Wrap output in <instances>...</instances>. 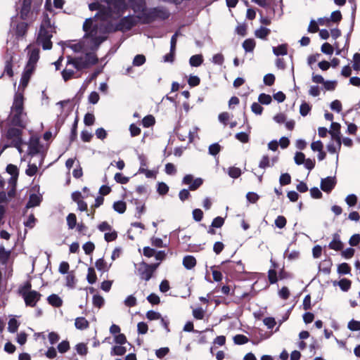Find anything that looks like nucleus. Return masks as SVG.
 <instances>
[{"instance_id":"nucleus-1","label":"nucleus","mask_w":360,"mask_h":360,"mask_svg":"<svg viewBox=\"0 0 360 360\" xmlns=\"http://www.w3.org/2000/svg\"><path fill=\"white\" fill-rule=\"evenodd\" d=\"M54 27L51 24L49 18L43 20L41 24L37 41L42 46L44 50H50L52 48V42L51 39L54 32Z\"/></svg>"},{"instance_id":"nucleus-2","label":"nucleus","mask_w":360,"mask_h":360,"mask_svg":"<svg viewBox=\"0 0 360 360\" xmlns=\"http://www.w3.org/2000/svg\"><path fill=\"white\" fill-rule=\"evenodd\" d=\"M98 62L96 55L91 52L86 53L84 56L72 57L68 56V65H72L77 70L88 69L91 65H96Z\"/></svg>"},{"instance_id":"nucleus-3","label":"nucleus","mask_w":360,"mask_h":360,"mask_svg":"<svg viewBox=\"0 0 360 360\" xmlns=\"http://www.w3.org/2000/svg\"><path fill=\"white\" fill-rule=\"evenodd\" d=\"M169 17V11L162 7H155L150 8L147 12H144L141 18L143 23H150L156 19L166 20Z\"/></svg>"},{"instance_id":"nucleus-4","label":"nucleus","mask_w":360,"mask_h":360,"mask_svg":"<svg viewBox=\"0 0 360 360\" xmlns=\"http://www.w3.org/2000/svg\"><path fill=\"white\" fill-rule=\"evenodd\" d=\"M137 18H141V16L127 15L122 18L116 24L114 31H129L137 23Z\"/></svg>"},{"instance_id":"nucleus-5","label":"nucleus","mask_w":360,"mask_h":360,"mask_svg":"<svg viewBox=\"0 0 360 360\" xmlns=\"http://www.w3.org/2000/svg\"><path fill=\"white\" fill-rule=\"evenodd\" d=\"M26 115L24 111L11 110L10 117L11 124L20 128H25L26 125L25 121Z\"/></svg>"},{"instance_id":"nucleus-6","label":"nucleus","mask_w":360,"mask_h":360,"mask_svg":"<svg viewBox=\"0 0 360 360\" xmlns=\"http://www.w3.org/2000/svg\"><path fill=\"white\" fill-rule=\"evenodd\" d=\"M22 296L27 306L34 307L41 299V294L36 290L22 292Z\"/></svg>"},{"instance_id":"nucleus-7","label":"nucleus","mask_w":360,"mask_h":360,"mask_svg":"<svg viewBox=\"0 0 360 360\" xmlns=\"http://www.w3.org/2000/svg\"><path fill=\"white\" fill-rule=\"evenodd\" d=\"M336 184L335 176H327L326 178L321 179L320 188L323 191L329 193L335 188Z\"/></svg>"},{"instance_id":"nucleus-8","label":"nucleus","mask_w":360,"mask_h":360,"mask_svg":"<svg viewBox=\"0 0 360 360\" xmlns=\"http://www.w3.org/2000/svg\"><path fill=\"white\" fill-rule=\"evenodd\" d=\"M340 127L341 126L339 123L332 122L330 130L329 131L332 139L337 142L339 149L341 148Z\"/></svg>"},{"instance_id":"nucleus-9","label":"nucleus","mask_w":360,"mask_h":360,"mask_svg":"<svg viewBox=\"0 0 360 360\" xmlns=\"http://www.w3.org/2000/svg\"><path fill=\"white\" fill-rule=\"evenodd\" d=\"M128 6L134 13H144L146 10L145 0H128Z\"/></svg>"},{"instance_id":"nucleus-10","label":"nucleus","mask_w":360,"mask_h":360,"mask_svg":"<svg viewBox=\"0 0 360 360\" xmlns=\"http://www.w3.org/2000/svg\"><path fill=\"white\" fill-rule=\"evenodd\" d=\"M34 70V68H32L31 65L25 66L20 82V86L23 89L27 86Z\"/></svg>"},{"instance_id":"nucleus-11","label":"nucleus","mask_w":360,"mask_h":360,"mask_svg":"<svg viewBox=\"0 0 360 360\" xmlns=\"http://www.w3.org/2000/svg\"><path fill=\"white\" fill-rule=\"evenodd\" d=\"M24 98L22 93H15L11 110L24 111Z\"/></svg>"},{"instance_id":"nucleus-12","label":"nucleus","mask_w":360,"mask_h":360,"mask_svg":"<svg viewBox=\"0 0 360 360\" xmlns=\"http://www.w3.org/2000/svg\"><path fill=\"white\" fill-rule=\"evenodd\" d=\"M29 155L33 156L39 153V140L38 138L32 137L28 146Z\"/></svg>"},{"instance_id":"nucleus-13","label":"nucleus","mask_w":360,"mask_h":360,"mask_svg":"<svg viewBox=\"0 0 360 360\" xmlns=\"http://www.w3.org/2000/svg\"><path fill=\"white\" fill-rule=\"evenodd\" d=\"M32 2V0H23L20 13V18L22 20H26L27 18L28 14L30 12Z\"/></svg>"},{"instance_id":"nucleus-14","label":"nucleus","mask_w":360,"mask_h":360,"mask_svg":"<svg viewBox=\"0 0 360 360\" xmlns=\"http://www.w3.org/2000/svg\"><path fill=\"white\" fill-rule=\"evenodd\" d=\"M39 58V51L38 49H34L29 53V60L26 65H31L35 69V64Z\"/></svg>"},{"instance_id":"nucleus-15","label":"nucleus","mask_w":360,"mask_h":360,"mask_svg":"<svg viewBox=\"0 0 360 360\" xmlns=\"http://www.w3.org/2000/svg\"><path fill=\"white\" fill-rule=\"evenodd\" d=\"M138 272L140 276V278L142 280H145L146 281H149L153 276V273L148 268H146V266H143L141 265L138 269Z\"/></svg>"},{"instance_id":"nucleus-16","label":"nucleus","mask_w":360,"mask_h":360,"mask_svg":"<svg viewBox=\"0 0 360 360\" xmlns=\"http://www.w3.org/2000/svg\"><path fill=\"white\" fill-rule=\"evenodd\" d=\"M41 200V198L34 193L30 195L29 200L27 202L26 208H30L39 205Z\"/></svg>"},{"instance_id":"nucleus-17","label":"nucleus","mask_w":360,"mask_h":360,"mask_svg":"<svg viewBox=\"0 0 360 360\" xmlns=\"http://www.w3.org/2000/svg\"><path fill=\"white\" fill-rule=\"evenodd\" d=\"M337 285L340 287V288L342 291L347 292L350 289L352 282L350 280H349L347 278H342V279L340 280L339 281L333 282V285Z\"/></svg>"},{"instance_id":"nucleus-18","label":"nucleus","mask_w":360,"mask_h":360,"mask_svg":"<svg viewBox=\"0 0 360 360\" xmlns=\"http://www.w3.org/2000/svg\"><path fill=\"white\" fill-rule=\"evenodd\" d=\"M49 304L55 307H60L63 304L62 299L56 294H52L47 297Z\"/></svg>"},{"instance_id":"nucleus-19","label":"nucleus","mask_w":360,"mask_h":360,"mask_svg":"<svg viewBox=\"0 0 360 360\" xmlns=\"http://www.w3.org/2000/svg\"><path fill=\"white\" fill-rule=\"evenodd\" d=\"M183 265L186 269H191L196 265V259L192 255L185 256L183 259Z\"/></svg>"},{"instance_id":"nucleus-20","label":"nucleus","mask_w":360,"mask_h":360,"mask_svg":"<svg viewBox=\"0 0 360 360\" xmlns=\"http://www.w3.org/2000/svg\"><path fill=\"white\" fill-rule=\"evenodd\" d=\"M221 269L227 274H231L233 270L236 269V262L230 260L223 262L221 264Z\"/></svg>"},{"instance_id":"nucleus-21","label":"nucleus","mask_w":360,"mask_h":360,"mask_svg":"<svg viewBox=\"0 0 360 360\" xmlns=\"http://www.w3.org/2000/svg\"><path fill=\"white\" fill-rule=\"evenodd\" d=\"M11 256V251L6 250L3 245H0V262L6 265Z\"/></svg>"},{"instance_id":"nucleus-22","label":"nucleus","mask_w":360,"mask_h":360,"mask_svg":"<svg viewBox=\"0 0 360 360\" xmlns=\"http://www.w3.org/2000/svg\"><path fill=\"white\" fill-rule=\"evenodd\" d=\"M271 30L269 28L261 26L255 32V35L257 38L266 39V37L270 34Z\"/></svg>"},{"instance_id":"nucleus-23","label":"nucleus","mask_w":360,"mask_h":360,"mask_svg":"<svg viewBox=\"0 0 360 360\" xmlns=\"http://www.w3.org/2000/svg\"><path fill=\"white\" fill-rule=\"evenodd\" d=\"M27 30V23L23 22L18 23L16 25V29H15L16 37H23L26 34Z\"/></svg>"},{"instance_id":"nucleus-24","label":"nucleus","mask_w":360,"mask_h":360,"mask_svg":"<svg viewBox=\"0 0 360 360\" xmlns=\"http://www.w3.org/2000/svg\"><path fill=\"white\" fill-rule=\"evenodd\" d=\"M75 326L77 329L84 330L89 326L88 321L84 317H77L75 319Z\"/></svg>"},{"instance_id":"nucleus-25","label":"nucleus","mask_w":360,"mask_h":360,"mask_svg":"<svg viewBox=\"0 0 360 360\" xmlns=\"http://www.w3.org/2000/svg\"><path fill=\"white\" fill-rule=\"evenodd\" d=\"M12 59L13 57L11 56L6 58L4 68V73H6L10 77L13 76Z\"/></svg>"},{"instance_id":"nucleus-26","label":"nucleus","mask_w":360,"mask_h":360,"mask_svg":"<svg viewBox=\"0 0 360 360\" xmlns=\"http://www.w3.org/2000/svg\"><path fill=\"white\" fill-rule=\"evenodd\" d=\"M22 131L19 129L11 127L7 131L6 137L8 139L21 138Z\"/></svg>"},{"instance_id":"nucleus-27","label":"nucleus","mask_w":360,"mask_h":360,"mask_svg":"<svg viewBox=\"0 0 360 360\" xmlns=\"http://www.w3.org/2000/svg\"><path fill=\"white\" fill-rule=\"evenodd\" d=\"M202 62L203 58L200 54L192 56L189 59V63L192 67H199Z\"/></svg>"},{"instance_id":"nucleus-28","label":"nucleus","mask_w":360,"mask_h":360,"mask_svg":"<svg viewBox=\"0 0 360 360\" xmlns=\"http://www.w3.org/2000/svg\"><path fill=\"white\" fill-rule=\"evenodd\" d=\"M112 207L115 212L123 214L126 211L127 205L125 202L119 200L113 203Z\"/></svg>"},{"instance_id":"nucleus-29","label":"nucleus","mask_w":360,"mask_h":360,"mask_svg":"<svg viewBox=\"0 0 360 360\" xmlns=\"http://www.w3.org/2000/svg\"><path fill=\"white\" fill-rule=\"evenodd\" d=\"M337 272L340 275L349 274L351 267L347 263L343 262L338 266Z\"/></svg>"},{"instance_id":"nucleus-30","label":"nucleus","mask_w":360,"mask_h":360,"mask_svg":"<svg viewBox=\"0 0 360 360\" xmlns=\"http://www.w3.org/2000/svg\"><path fill=\"white\" fill-rule=\"evenodd\" d=\"M255 47V41L253 39H247L243 43V48L246 52L253 51Z\"/></svg>"},{"instance_id":"nucleus-31","label":"nucleus","mask_w":360,"mask_h":360,"mask_svg":"<svg viewBox=\"0 0 360 360\" xmlns=\"http://www.w3.org/2000/svg\"><path fill=\"white\" fill-rule=\"evenodd\" d=\"M332 262L329 260L323 261L319 265V270L325 274H329L330 273Z\"/></svg>"},{"instance_id":"nucleus-32","label":"nucleus","mask_w":360,"mask_h":360,"mask_svg":"<svg viewBox=\"0 0 360 360\" xmlns=\"http://www.w3.org/2000/svg\"><path fill=\"white\" fill-rule=\"evenodd\" d=\"M273 53L278 56H285L288 53L287 44H281L276 47H273Z\"/></svg>"},{"instance_id":"nucleus-33","label":"nucleus","mask_w":360,"mask_h":360,"mask_svg":"<svg viewBox=\"0 0 360 360\" xmlns=\"http://www.w3.org/2000/svg\"><path fill=\"white\" fill-rule=\"evenodd\" d=\"M67 224L70 229H73L77 225V217L73 213H70L66 218Z\"/></svg>"},{"instance_id":"nucleus-34","label":"nucleus","mask_w":360,"mask_h":360,"mask_svg":"<svg viewBox=\"0 0 360 360\" xmlns=\"http://www.w3.org/2000/svg\"><path fill=\"white\" fill-rule=\"evenodd\" d=\"M77 124H78V119L77 117L75 118L74 123L72 124L71 132L70 135V141L73 142L75 141L77 136Z\"/></svg>"},{"instance_id":"nucleus-35","label":"nucleus","mask_w":360,"mask_h":360,"mask_svg":"<svg viewBox=\"0 0 360 360\" xmlns=\"http://www.w3.org/2000/svg\"><path fill=\"white\" fill-rule=\"evenodd\" d=\"M95 266L98 271H107L109 267L107 266V263L105 262L103 258H100L96 260Z\"/></svg>"},{"instance_id":"nucleus-36","label":"nucleus","mask_w":360,"mask_h":360,"mask_svg":"<svg viewBox=\"0 0 360 360\" xmlns=\"http://www.w3.org/2000/svg\"><path fill=\"white\" fill-rule=\"evenodd\" d=\"M18 326L19 323L15 319L13 318L9 320L8 323V330L10 333H15L18 328Z\"/></svg>"},{"instance_id":"nucleus-37","label":"nucleus","mask_w":360,"mask_h":360,"mask_svg":"<svg viewBox=\"0 0 360 360\" xmlns=\"http://www.w3.org/2000/svg\"><path fill=\"white\" fill-rule=\"evenodd\" d=\"M127 352V349L124 347L122 345L119 346H114L112 348V350L110 352L111 355H117V356H122L124 355Z\"/></svg>"},{"instance_id":"nucleus-38","label":"nucleus","mask_w":360,"mask_h":360,"mask_svg":"<svg viewBox=\"0 0 360 360\" xmlns=\"http://www.w3.org/2000/svg\"><path fill=\"white\" fill-rule=\"evenodd\" d=\"M6 172L12 176L11 179L15 178V180L17 179L18 176V169L15 165L13 164L8 165L6 167Z\"/></svg>"},{"instance_id":"nucleus-39","label":"nucleus","mask_w":360,"mask_h":360,"mask_svg":"<svg viewBox=\"0 0 360 360\" xmlns=\"http://www.w3.org/2000/svg\"><path fill=\"white\" fill-rule=\"evenodd\" d=\"M271 101H272L271 96L269 94L262 93L259 95L258 101L261 104L269 105L271 103Z\"/></svg>"},{"instance_id":"nucleus-40","label":"nucleus","mask_w":360,"mask_h":360,"mask_svg":"<svg viewBox=\"0 0 360 360\" xmlns=\"http://www.w3.org/2000/svg\"><path fill=\"white\" fill-rule=\"evenodd\" d=\"M248 338L245 335L242 334H238L233 337V342L236 345H244L248 342Z\"/></svg>"},{"instance_id":"nucleus-41","label":"nucleus","mask_w":360,"mask_h":360,"mask_svg":"<svg viewBox=\"0 0 360 360\" xmlns=\"http://www.w3.org/2000/svg\"><path fill=\"white\" fill-rule=\"evenodd\" d=\"M155 118L153 115H149L144 117L142 120V124L144 127H150L155 124Z\"/></svg>"},{"instance_id":"nucleus-42","label":"nucleus","mask_w":360,"mask_h":360,"mask_svg":"<svg viewBox=\"0 0 360 360\" xmlns=\"http://www.w3.org/2000/svg\"><path fill=\"white\" fill-rule=\"evenodd\" d=\"M86 279L88 283L90 284H94V283H96L97 277L94 268L89 267L88 269V274L86 276Z\"/></svg>"},{"instance_id":"nucleus-43","label":"nucleus","mask_w":360,"mask_h":360,"mask_svg":"<svg viewBox=\"0 0 360 360\" xmlns=\"http://www.w3.org/2000/svg\"><path fill=\"white\" fill-rule=\"evenodd\" d=\"M107 39V37L104 36H98L97 37H93L92 43L94 45V47L92 48L93 50H97L99 47V46Z\"/></svg>"},{"instance_id":"nucleus-44","label":"nucleus","mask_w":360,"mask_h":360,"mask_svg":"<svg viewBox=\"0 0 360 360\" xmlns=\"http://www.w3.org/2000/svg\"><path fill=\"white\" fill-rule=\"evenodd\" d=\"M328 248L331 250L340 251L342 250L343 248V243L341 240H332L329 243Z\"/></svg>"},{"instance_id":"nucleus-45","label":"nucleus","mask_w":360,"mask_h":360,"mask_svg":"<svg viewBox=\"0 0 360 360\" xmlns=\"http://www.w3.org/2000/svg\"><path fill=\"white\" fill-rule=\"evenodd\" d=\"M75 349L77 352L82 356H85L88 353V348L84 343H79L76 345Z\"/></svg>"},{"instance_id":"nucleus-46","label":"nucleus","mask_w":360,"mask_h":360,"mask_svg":"<svg viewBox=\"0 0 360 360\" xmlns=\"http://www.w3.org/2000/svg\"><path fill=\"white\" fill-rule=\"evenodd\" d=\"M57 348L60 353H65L70 349V343L68 340H63L58 345Z\"/></svg>"},{"instance_id":"nucleus-47","label":"nucleus","mask_w":360,"mask_h":360,"mask_svg":"<svg viewBox=\"0 0 360 360\" xmlns=\"http://www.w3.org/2000/svg\"><path fill=\"white\" fill-rule=\"evenodd\" d=\"M146 63V57L142 54L136 55L133 60V65L141 66Z\"/></svg>"},{"instance_id":"nucleus-48","label":"nucleus","mask_w":360,"mask_h":360,"mask_svg":"<svg viewBox=\"0 0 360 360\" xmlns=\"http://www.w3.org/2000/svg\"><path fill=\"white\" fill-rule=\"evenodd\" d=\"M104 299L103 297L98 295H95L93 297V304L94 307L98 308H101L104 304Z\"/></svg>"},{"instance_id":"nucleus-49","label":"nucleus","mask_w":360,"mask_h":360,"mask_svg":"<svg viewBox=\"0 0 360 360\" xmlns=\"http://www.w3.org/2000/svg\"><path fill=\"white\" fill-rule=\"evenodd\" d=\"M311 110V106L306 102H303L300 107V113L302 116H307Z\"/></svg>"},{"instance_id":"nucleus-50","label":"nucleus","mask_w":360,"mask_h":360,"mask_svg":"<svg viewBox=\"0 0 360 360\" xmlns=\"http://www.w3.org/2000/svg\"><path fill=\"white\" fill-rule=\"evenodd\" d=\"M228 174L231 178L236 179L240 176L241 170L238 167H231L229 169Z\"/></svg>"},{"instance_id":"nucleus-51","label":"nucleus","mask_w":360,"mask_h":360,"mask_svg":"<svg viewBox=\"0 0 360 360\" xmlns=\"http://www.w3.org/2000/svg\"><path fill=\"white\" fill-rule=\"evenodd\" d=\"M321 51L322 53L327 54V55H331L333 53V46L330 45L329 43H324L322 44L321 47Z\"/></svg>"},{"instance_id":"nucleus-52","label":"nucleus","mask_w":360,"mask_h":360,"mask_svg":"<svg viewBox=\"0 0 360 360\" xmlns=\"http://www.w3.org/2000/svg\"><path fill=\"white\" fill-rule=\"evenodd\" d=\"M82 248L86 255H90L94 250L95 245L92 242L89 241L83 245Z\"/></svg>"},{"instance_id":"nucleus-53","label":"nucleus","mask_w":360,"mask_h":360,"mask_svg":"<svg viewBox=\"0 0 360 360\" xmlns=\"http://www.w3.org/2000/svg\"><path fill=\"white\" fill-rule=\"evenodd\" d=\"M275 225L278 229H283L285 226L287 221L283 216H278L275 219Z\"/></svg>"},{"instance_id":"nucleus-54","label":"nucleus","mask_w":360,"mask_h":360,"mask_svg":"<svg viewBox=\"0 0 360 360\" xmlns=\"http://www.w3.org/2000/svg\"><path fill=\"white\" fill-rule=\"evenodd\" d=\"M74 74H75L74 70H72L71 69H64L61 72L63 79H64L65 82H67L69 79H70L74 76Z\"/></svg>"},{"instance_id":"nucleus-55","label":"nucleus","mask_w":360,"mask_h":360,"mask_svg":"<svg viewBox=\"0 0 360 360\" xmlns=\"http://www.w3.org/2000/svg\"><path fill=\"white\" fill-rule=\"evenodd\" d=\"M157 191L160 195H165L169 191V186L164 182H160L158 184Z\"/></svg>"},{"instance_id":"nucleus-56","label":"nucleus","mask_w":360,"mask_h":360,"mask_svg":"<svg viewBox=\"0 0 360 360\" xmlns=\"http://www.w3.org/2000/svg\"><path fill=\"white\" fill-rule=\"evenodd\" d=\"M281 185H288L291 182V176L288 173L282 174L279 179Z\"/></svg>"},{"instance_id":"nucleus-57","label":"nucleus","mask_w":360,"mask_h":360,"mask_svg":"<svg viewBox=\"0 0 360 360\" xmlns=\"http://www.w3.org/2000/svg\"><path fill=\"white\" fill-rule=\"evenodd\" d=\"M66 285L70 288H74L75 285V277L72 273H69L66 276Z\"/></svg>"},{"instance_id":"nucleus-58","label":"nucleus","mask_w":360,"mask_h":360,"mask_svg":"<svg viewBox=\"0 0 360 360\" xmlns=\"http://www.w3.org/2000/svg\"><path fill=\"white\" fill-rule=\"evenodd\" d=\"M347 328L352 331L359 330L360 321L352 319L348 323Z\"/></svg>"},{"instance_id":"nucleus-59","label":"nucleus","mask_w":360,"mask_h":360,"mask_svg":"<svg viewBox=\"0 0 360 360\" xmlns=\"http://www.w3.org/2000/svg\"><path fill=\"white\" fill-rule=\"evenodd\" d=\"M221 150V146L219 143H214L209 146V153L212 155H217Z\"/></svg>"},{"instance_id":"nucleus-60","label":"nucleus","mask_w":360,"mask_h":360,"mask_svg":"<svg viewBox=\"0 0 360 360\" xmlns=\"http://www.w3.org/2000/svg\"><path fill=\"white\" fill-rule=\"evenodd\" d=\"M345 202L349 207H353L357 202V197L354 194H349L346 197Z\"/></svg>"},{"instance_id":"nucleus-61","label":"nucleus","mask_w":360,"mask_h":360,"mask_svg":"<svg viewBox=\"0 0 360 360\" xmlns=\"http://www.w3.org/2000/svg\"><path fill=\"white\" fill-rule=\"evenodd\" d=\"M95 122V117L91 113H86L84 117V123L86 126H91Z\"/></svg>"},{"instance_id":"nucleus-62","label":"nucleus","mask_w":360,"mask_h":360,"mask_svg":"<svg viewBox=\"0 0 360 360\" xmlns=\"http://www.w3.org/2000/svg\"><path fill=\"white\" fill-rule=\"evenodd\" d=\"M294 160H295V162L298 165H300L302 164H304V161H305V155L302 152H297L295 153V158H294Z\"/></svg>"},{"instance_id":"nucleus-63","label":"nucleus","mask_w":360,"mask_h":360,"mask_svg":"<svg viewBox=\"0 0 360 360\" xmlns=\"http://www.w3.org/2000/svg\"><path fill=\"white\" fill-rule=\"evenodd\" d=\"M114 179L116 181V182L122 184H127L129 180L128 177L124 176L122 173H116L115 174Z\"/></svg>"},{"instance_id":"nucleus-64","label":"nucleus","mask_w":360,"mask_h":360,"mask_svg":"<svg viewBox=\"0 0 360 360\" xmlns=\"http://www.w3.org/2000/svg\"><path fill=\"white\" fill-rule=\"evenodd\" d=\"M355 250L352 248H347L345 250H342L341 255L345 259H350L354 255Z\"/></svg>"}]
</instances>
